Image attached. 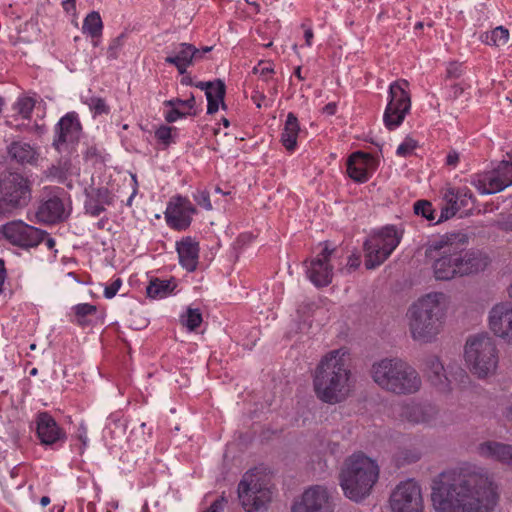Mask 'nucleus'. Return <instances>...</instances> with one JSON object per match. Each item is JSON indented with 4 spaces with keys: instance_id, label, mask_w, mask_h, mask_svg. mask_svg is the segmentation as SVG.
<instances>
[{
    "instance_id": "obj_1",
    "label": "nucleus",
    "mask_w": 512,
    "mask_h": 512,
    "mask_svg": "<svg viewBox=\"0 0 512 512\" xmlns=\"http://www.w3.org/2000/svg\"><path fill=\"white\" fill-rule=\"evenodd\" d=\"M499 488L488 472L463 463L438 474L431 483V502L436 512H494Z\"/></svg>"
},
{
    "instance_id": "obj_2",
    "label": "nucleus",
    "mask_w": 512,
    "mask_h": 512,
    "mask_svg": "<svg viewBox=\"0 0 512 512\" xmlns=\"http://www.w3.org/2000/svg\"><path fill=\"white\" fill-rule=\"evenodd\" d=\"M467 245L468 236L464 233L446 235L434 243L437 257L433 271L437 280H451L484 270L488 265L487 256L480 250H467Z\"/></svg>"
},
{
    "instance_id": "obj_3",
    "label": "nucleus",
    "mask_w": 512,
    "mask_h": 512,
    "mask_svg": "<svg viewBox=\"0 0 512 512\" xmlns=\"http://www.w3.org/2000/svg\"><path fill=\"white\" fill-rule=\"evenodd\" d=\"M350 354L342 347L326 353L316 366L313 387L319 400L327 404L340 403L352 390Z\"/></svg>"
},
{
    "instance_id": "obj_4",
    "label": "nucleus",
    "mask_w": 512,
    "mask_h": 512,
    "mask_svg": "<svg viewBox=\"0 0 512 512\" xmlns=\"http://www.w3.org/2000/svg\"><path fill=\"white\" fill-rule=\"evenodd\" d=\"M448 296L431 292L420 297L407 311L409 331L413 340L431 343L441 332L448 309Z\"/></svg>"
},
{
    "instance_id": "obj_5",
    "label": "nucleus",
    "mask_w": 512,
    "mask_h": 512,
    "mask_svg": "<svg viewBox=\"0 0 512 512\" xmlns=\"http://www.w3.org/2000/svg\"><path fill=\"white\" fill-rule=\"evenodd\" d=\"M379 478L376 461L363 453L351 455L340 474V485L346 497L360 501L367 497Z\"/></svg>"
},
{
    "instance_id": "obj_6",
    "label": "nucleus",
    "mask_w": 512,
    "mask_h": 512,
    "mask_svg": "<svg viewBox=\"0 0 512 512\" xmlns=\"http://www.w3.org/2000/svg\"><path fill=\"white\" fill-rule=\"evenodd\" d=\"M272 475L264 467L248 470L238 485V495L246 512L267 509L274 495Z\"/></svg>"
},
{
    "instance_id": "obj_7",
    "label": "nucleus",
    "mask_w": 512,
    "mask_h": 512,
    "mask_svg": "<svg viewBox=\"0 0 512 512\" xmlns=\"http://www.w3.org/2000/svg\"><path fill=\"white\" fill-rule=\"evenodd\" d=\"M464 359L469 371L479 379L494 375L499 364V350L487 333L470 336L464 347Z\"/></svg>"
},
{
    "instance_id": "obj_8",
    "label": "nucleus",
    "mask_w": 512,
    "mask_h": 512,
    "mask_svg": "<svg viewBox=\"0 0 512 512\" xmlns=\"http://www.w3.org/2000/svg\"><path fill=\"white\" fill-rule=\"evenodd\" d=\"M402 237L403 229L386 225L367 239L364 243L366 268L380 266L398 247Z\"/></svg>"
},
{
    "instance_id": "obj_9",
    "label": "nucleus",
    "mask_w": 512,
    "mask_h": 512,
    "mask_svg": "<svg viewBox=\"0 0 512 512\" xmlns=\"http://www.w3.org/2000/svg\"><path fill=\"white\" fill-rule=\"evenodd\" d=\"M408 85L406 80H398L390 84L388 103L383 114V122L388 130L397 129L410 112L411 99L406 90Z\"/></svg>"
},
{
    "instance_id": "obj_10",
    "label": "nucleus",
    "mask_w": 512,
    "mask_h": 512,
    "mask_svg": "<svg viewBox=\"0 0 512 512\" xmlns=\"http://www.w3.org/2000/svg\"><path fill=\"white\" fill-rule=\"evenodd\" d=\"M392 512H424V500L419 483L414 479L401 481L389 499Z\"/></svg>"
},
{
    "instance_id": "obj_11",
    "label": "nucleus",
    "mask_w": 512,
    "mask_h": 512,
    "mask_svg": "<svg viewBox=\"0 0 512 512\" xmlns=\"http://www.w3.org/2000/svg\"><path fill=\"white\" fill-rule=\"evenodd\" d=\"M65 195L61 187H45L36 212L37 219L47 224L64 221L69 216Z\"/></svg>"
},
{
    "instance_id": "obj_12",
    "label": "nucleus",
    "mask_w": 512,
    "mask_h": 512,
    "mask_svg": "<svg viewBox=\"0 0 512 512\" xmlns=\"http://www.w3.org/2000/svg\"><path fill=\"white\" fill-rule=\"evenodd\" d=\"M45 231L22 220L9 221L0 226V235L11 245L22 249L38 246L45 237Z\"/></svg>"
},
{
    "instance_id": "obj_13",
    "label": "nucleus",
    "mask_w": 512,
    "mask_h": 512,
    "mask_svg": "<svg viewBox=\"0 0 512 512\" xmlns=\"http://www.w3.org/2000/svg\"><path fill=\"white\" fill-rule=\"evenodd\" d=\"M470 183L480 194H494L512 185V162L501 161L491 171L475 174Z\"/></svg>"
},
{
    "instance_id": "obj_14",
    "label": "nucleus",
    "mask_w": 512,
    "mask_h": 512,
    "mask_svg": "<svg viewBox=\"0 0 512 512\" xmlns=\"http://www.w3.org/2000/svg\"><path fill=\"white\" fill-rule=\"evenodd\" d=\"M334 504L328 489L322 485H312L304 490L291 507V512H333Z\"/></svg>"
},
{
    "instance_id": "obj_15",
    "label": "nucleus",
    "mask_w": 512,
    "mask_h": 512,
    "mask_svg": "<svg viewBox=\"0 0 512 512\" xmlns=\"http://www.w3.org/2000/svg\"><path fill=\"white\" fill-rule=\"evenodd\" d=\"M82 125L76 112H68L60 118L54 128L53 147L59 153L69 152L78 143Z\"/></svg>"
},
{
    "instance_id": "obj_16",
    "label": "nucleus",
    "mask_w": 512,
    "mask_h": 512,
    "mask_svg": "<svg viewBox=\"0 0 512 512\" xmlns=\"http://www.w3.org/2000/svg\"><path fill=\"white\" fill-rule=\"evenodd\" d=\"M196 213L197 209L188 197L175 195L167 203L164 217L171 229L184 231L189 228Z\"/></svg>"
},
{
    "instance_id": "obj_17",
    "label": "nucleus",
    "mask_w": 512,
    "mask_h": 512,
    "mask_svg": "<svg viewBox=\"0 0 512 512\" xmlns=\"http://www.w3.org/2000/svg\"><path fill=\"white\" fill-rule=\"evenodd\" d=\"M0 193L18 209L25 207L31 199L29 181L19 173H9L0 180Z\"/></svg>"
},
{
    "instance_id": "obj_18",
    "label": "nucleus",
    "mask_w": 512,
    "mask_h": 512,
    "mask_svg": "<svg viewBox=\"0 0 512 512\" xmlns=\"http://www.w3.org/2000/svg\"><path fill=\"white\" fill-rule=\"evenodd\" d=\"M379 166V159L364 151L351 153L346 162L348 176L356 183L363 184L370 180Z\"/></svg>"
},
{
    "instance_id": "obj_19",
    "label": "nucleus",
    "mask_w": 512,
    "mask_h": 512,
    "mask_svg": "<svg viewBox=\"0 0 512 512\" xmlns=\"http://www.w3.org/2000/svg\"><path fill=\"white\" fill-rule=\"evenodd\" d=\"M445 205L441 208L437 223H442L452 218L459 210H470L475 197L468 187H449L443 194Z\"/></svg>"
},
{
    "instance_id": "obj_20",
    "label": "nucleus",
    "mask_w": 512,
    "mask_h": 512,
    "mask_svg": "<svg viewBox=\"0 0 512 512\" xmlns=\"http://www.w3.org/2000/svg\"><path fill=\"white\" fill-rule=\"evenodd\" d=\"M400 417L411 424L433 427L439 423V409L428 402L411 401L402 405Z\"/></svg>"
},
{
    "instance_id": "obj_21",
    "label": "nucleus",
    "mask_w": 512,
    "mask_h": 512,
    "mask_svg": "<svg viewBox=\"0 0 512 512\" xmlns=\"http://www.w3.org/2000/svg\"><path fill=\"white\" fill-rule=\"evenodd\" d=\"M395 379L390 389V393L396 395H411L420 391L422 379L419 372L404 360L398 363L395 371Z\"/></svg>"
},
{
    "instance_id": "obj_22",
    "label": "nucleus",
    "mask_w": 512,
    "mask_h": 512,
    "mask_svg": "<svg viewBox=\"0 0 512 512\" xmlns=\"http://www.w3.org/2000/svg\"><path fill=\"white\" fill-rule=\"evenodd\" d=\"M36 435L44 446L63 444L67 435L65 430L59 426L56 420L48 412H40L35 419Z\"/></svg>"
},
{
    "instance_id": "obj_23",
    "label": "nucleus",
    "mask_w": 512,
    "mask_h": 512,
    "mask_svg": "<svg viewBox=\"0 0 512 512\" xmlns=\"http://www.w3.org/2000/svg\"><path fill=\"white\" fill-rule=\"evenodd\" d=\"M489 328L504 342L512 343V304L499 303L491 309Z\"/></svg>"
},
{
    "instance_id": "obj_24",
    "label": "nucleus",
    "mask_w": 512,
    "mask_h": 512,
    "mask_svg": "<svg viewBox=\"0 0 512 512\" xmlns=\"http://www.w3.org/2000/svg\"><path fill=\"white\" fill-rule=\"evenodd\" d=\"M332 250L324 247L319 254L310 260L306 273L309 280L317 287L327 286L333 277V267L330 264Z\"/></svg>"
},
{
    "instance_id": "obj_25",
    "label": "nucleus",
    "mask_w": 512,
    "mask_h": 512,
    "mask_svg": "<svg viewBox=\"0 0 512 512\" xmlns=\"http://www.w3.org/2000/svg\"><path fill=\"white\" fill-rule=\"evenodd\" d=\"M175 249L179 265L188 273L196 271L199 264V242L191 236H185L176 241Z\"/></svg>"
},
{
    "instance_id": "obj_26",
    "label": "nucleus",
    "mask_w": 512,
    "mask_h": 512,
    "mask_svg": "<svg viewBox=\"0 0 512 512\" xmlns=\"http://www.w3.org/2000/svg\"><path fill=\"white\" fill-rule=\"evenodd\" d=\"M399 358H384L371 367V377L373 381L383 390L389 392L395 379Z\"/></svg>"
},
{
    "instance_id": "obj_27",
    "label": "nucleus",
    "mask_w": 512,
    "mask_h": 512,
    "mask_svg": "<svg viewBox=\"0 0 512 512\" xmlns=\"http://www.w3.org/2000/svg\"><path fill=\"white\" fill-rule=\"evenodd\" d=\"M212 48V46H205L202 49H197L192 44L179 43L174 47L172 54L167 56L166 62L168 64H191L192 61H206L208 58L205 55Z\"/></svg>"
},
{
    "instance_id": "obj_28",
    "label": "nucleus",
    "mask_w": 512,
    "mask_h": 512,
    "mask_svg": "<svg viewBox=\"0 0 512 512\" xmlns=\"http://www.w3.org/2000/svg\"><path fill=\"white\" fill-rule=\"evenodd\" d=\"M424 365V373L431 385L440 392H449L451 390L450 380L440 359L437 356H429Z\"/></svg>"
},
{
    "instance_id": "obj_29",
    "label": "nucleus",
    "mask_w": 512,
    "mask_h": 512,
    "mask_svg": "<svg viewBox=\"0 0 512 512\" xmlns=\"http://www.w3.org/2000/svg\"><path fill=\"white\" fill-rule=\"evenodd\" d=\"M477 451L483 458L491 459L512 467V445L510 444L497 441H485L479 444Z\"/></svg>"
},
{
    "instance_id": "obj_30",
    "label": "nucleus",
    "mask_w": 512,
    "mask_h": 512,
    "mask_svg": "<svg viewBox=\"0 0 512 512\" xmlns=\"http://www.w3.org/2000/svg\"><path fill=\"white\" fill-rule=\"evenodd\" d=\"M197 86L205 90L208 114L216 113L220 105L222 106L223 109L226 108V105L224 103V97L226 92L224 82H222L221 80H217L216 82H201L200 85Z\"/></svg>"
},
{
    "instance_id": "obj_31",
    "label": "nucleus",
    "mask_w": 512,
    "mask_h": 512,
    "mask_svg": "<svg viewBox=\"0 0 512 512\" xmlns=\"http://www.w3.org/2000/svg\"><path fill=\"white\" fill-rule=\"evenodd\" d=\"M98 309L90 303H79L71 307L67 314L68 321L81 328L88 327L97 318Z\"/></svg>"
},
{
    "instance_id": "obj_32",
    "label": "nucleus",
    "mask_w": 512,
    "mask_h": 512,
    "mask_svg": "<svg viewBox=\"0 0 512 512\" xmlns=\"http://www.w3.org/2000/svg\"><path fill=\"white\" fill-rule=\"evenodd\" d=\"M300 124L296 115L289 112L284 127L281 132L280 142L284 148L289 152L293 153L298 147V136L300 134Z\"/></svg>"
},
{
    "instance_id": "obj_33",
    "label": "nucleus",
    "mask_w": 512,
    "mask_h": 512,
    "mask_svg": "<svg viewBox=\"0 0 512 512\" xmlns=\"http://www.w3.org/2000/svg\"><path fill=\"white\" fill-rule=\"evenodd\" d=\"M177 288V281L174 278L160 279L153 278L146 288L148 297L153 299H162L173 294Z\"/></svg>"
},
{
    "instance_id": "obj_34",
    "label": "nucleus",
    "mask_w": 512,
    "mask_h": 512,
    "mask_svg": "<svg viewBox=\"0 0 512 512\" xmlns=\"http://www.w3.org/2000/svg\"><path fill=\"white\" fill-rule=\"evenodd\" d=\"M8 153L12 159L21 164L31 163L35 160L36 154L30 144L21 141L13 142L8 148Z\"/></svg>"
},
{
    "instance_id": "obj_35",
    "label": "nucleus",
    "mask_w": 512,
    "mask_h": 512,
    "mask_svg": "<svg viewBox=\"0 0 512 512\" xmlns=\"http://www.w3.org/2000/svg\"><path fill=\"white\" fill-rule=\"evenodd\" d=\"M103 22L98 12H90L84 19L82 31L84 34L97 38L102 35Z\"/></svg>"
},
{
    "instance_id": "obj_36",
    "label": "nucleus",
    "mask_w": 512,
    "mask_h": 512,
    "mask_svg": "<svg viewBox=\"0 0 512 512\" xmlns=\"http://www.w3.org/2000/svg\"><path fill=\"white\" fill-rule=\"evenodd\" d=\"M482 41L491 46L500 47L505 45L509 40V31L503 26H498L490 32L482 35Z\"/></svg>"
},
{
    "instance_id": "obj_37",
    "label": "nucleus",
    "mask_w": 512,
    "mask_h": 512,
    "mask_svg": "<svg viewBox=\"0 0 512 512\" xmlns=\"http://www.w3.org/2000/svg\"><path fill=\"white\" fill-rule=\"evenodd\" d=\"M421 457V451L414 446L400 447L394 455L398 465L410 464L418 461Z\"/></svg>"
},
{
    "instance_id": "obj_38",
    "label": "nucleus",
    "mask_w": 512,
    "mask_h": 512,
    "mask_svg": "<svg viewBox=\"0 0 512 512\" xmlns=\"http://www.w3.org/2000/svg\"><path fill=\"white\" fill-rule=\"evenodd\" d=\"M414 213L418 216H421L425 218L426 220L430 222L437 223L436 215H435V209L433 208V205L428 200H417L413 205Z\"/></svg>"
},
{
    "instance_id": "obj_39",
    "label": "nucleus",
    "mask_w": 512,
    "mask_h": 512,
    "mask_svg": "<svg viewBox=\"0 0 512 512\" xmlns=\"http://www.w3.org/2000/svg\"><path fill=\"white\" fill-rule=\"evenodd\" d=\"M85 104H87L90 108V110L93 112L94 116L97 115H107L110 113V108L106 104L105 99L101 97H95L92 96L86 101H84Z\"/></svg>"
},
{
    "instance_id": "obj_40",
    "label": "nucleus",
    "mask_w": 512,
    "mask_h": 512,
    "mask_svg": "<svg viewBox=\"0 0 512 512\" xmlns=\"http://www.w3.org/2000/svg\"><path fill=\"white\" fill-rule=\"evenodd\" d=\"M192 197L196 204L206 211L213 209L212 202L210 199V193L206 189L197 188L193 193Z\"/></svg>"
},
{
    "instance_id": "obj_41",
    "label": "nucleus",
    "mask_w": 512,
    "mask_h": 512,
    "mask_svg": "<svg viewBox=\"0 0 512 512\" xmlns=\"http://www.w3.org/2000/svg\"><path fill=\"white\" fill-rule=\"evenodd\" d=\"M35 102L30 97H22L19 98L16 103V110L24 119H29L31 117L32 111L34 109Z\"/></svg>"
},
{
    "instance_id": "obj_42",
    "label": "nucleus",
    "mask_w": 512,
    "mask_h": 512,
    "mask_svg": "<svg viewBox=\"0 0 512 512\" xmlns=\"http://www.w3.org/2000/svg\"><path fill=\"white\" fill-rule=\"evenodd\" d=\"M164 106H173L183 111L190 112L195 107V98L191 95L188 99L172 98L163 102Z\"/></svg>"
},
{
    "instance_id": "obj_43",
    "label": "nucleus",
    "mask_w": 512,
    "mask_h": 512,
    "mask_svg": "<svg viewBox=\"0 0 512 512\" xmlns=\"http://www.w3.org/2000/svg\"><path fill=\"white\" fill-rule=\"evenodd\" d=\"M201 323L202 314L199 311V309L188 308L184 319V324L186 325V327L189 330L194 331L201 325Z\"/></svg>"
},
{
    "instance_id": "obj_44",
    "label": "nucleus",
    "mask_w": 512,
    "mask_h": 512,
    "mask_svg": "<svg viewBox=\"0 0 512 512\" xmlns=\"http://www.w3.org/2000/svg\"><path fill=\"white\" fill-rule=\"evenodd\" d=\"M418 147V142L411 137H406L397 147L396 155L399 157H408L413 154Z\"/></svg>"
},
{
    "instance_id": "obj_45",
    "label": "nucleus",
    "mask_w": 512,
    "mask_h": 512,
    "mask_svg": "<svg viewBox=\"0 0 512 512\" xmlns=\"http://www.w3.org/2000/svg\"><path fill=\"white\" fill-rule=\"evenodd\" d=\"M75 438L80 441L79 453L83 454L89 444L88 428L87 425L81 422L75 431Z\"/></svg>"
},
{
    "instance_id": "obj_46",
    "label": "nucleus",
    "mask_w": 512,
    "mask_h": 512,
    "mask_svg": "<svg viewBox=\"0 0 512 512\" xmlns=\"http://www.w3.org/2000/svg\"><path fill=\"white\" fill-rule=\"evenodd\" d=\"M125 35L120 34L118 37L114 38L107 49V57L109 60H115L118 57L119 51L122 49L124 45Z\"/></svg>"
},
{
    "instance_id": "obj_47",
    "label": "nucleus",
    "mask_w": 512,
    "mask_h": 512,
    "mask_svg": "<svg viewBox=\"0 0 512 512\" xmlns=\"http://www.w3.org/2000/svg\"><path fill=\"white\" fill-rule=\"evenodd\" d=\"M168 108L164 113V118L168 123H174L177 120L181 118H185L186 116L190 115V112L180 110L178 108H175L173 106H165Z\"/></svg>"
},
{
    "instance_id": "obj_48",
    "label": "nucleus",
    "mask_w": 512,
    "mask_h": 512,
    "mask_svg": "<svg viewBox=\"0 0 512 512\" xmlns=\"http://www.w3.org/2000/svg\"><path fill=\"white\" fill-rule=\"evenodd\" d=\"M174 129V127L161 126L156 130L155 137L159 142L168 146L171 143L172 131Z\"/></svg>"
},
{
    "instance_id": "obj_49",
    "label": "nucleus",
    "mask_w": 512,
    "mask_h": 512,
    "mask_svg": "<svg viewBox=\"0 0 512 512\" xmlns=\"http://www.w3.org/2000/svg\"><path fill=\"white\" fill-rule=\"evenodd\" d=\"M18 208L4 196H0V218L12 216Z\"/></svg>"
},
{
    "instance_id": "obj_50",
    "label": "nucleus",
    "mask_w": 512,
    "mask_h": 512,
    "mask_svg": "<svg viewBox=\"0 0 512 512\" xmlns=\"http://www.w3.org/2000/svg\"><path fill=\"white\" fill-rule=\"evenodd\" d=\"M104 203H101L97 200H94L93 197H91L85 204V208L87 212H89L92 216L97 217L99 216L104 210H105Z\"/></svg>"
},
{
    "instance_id": "obj_51",
    "label": "nucleus",
    "mask_w": 512,
    "mask_h": 512,
    "mask_svg": "<svg viewBox=\"0 0 512 512\" xmlns=\"http://www.w3.org/2000/svg\"><path fill=\"white\" fill-rule=\"evenodd\" d=\"M122 286V280L120 278L115 279L111 284L105 287L104 297L106 299H112Z\"/></svg>"
},
{
    "instance_id": "obj_52",
    "label": "nucleus",
    "mask_w": 512,
    "mask_h": 512,
    "mask_svg": "<svg viewBox=\"0 0 512 512\" xmlns=\"http://www.w3.org/2000/svg\"><path fill=\"white\" fill-rule=\"evenodd\" d=\"M94 200H97L101 203H104L106 205L111 204V196L106 188H98L95 192V197H93Z\"/></svg>"
},
{
    "instance_id": "obj_53",
    "label": "nucleus",
    "mask_w": 512,
    "mask_h": 512,
    "mask_svg": "<svg viewBox=\"0 0 512 512\" xmlns=\"http://www.w3.org/2000/svg\"><path fill=\"white\" fill-rule=\"evenodd\" d=\"M301 29L303 30V36L305 40V44L310 47L312 45V41L314 38V32L310 23L304 22L301 24Z\"/></svg>"
},
{
    "instance_id": "obj_54",
    "label": "nucleus",
    "mask_w": 512,
    "mask_h": 512,
    "mask_svg": "<svg viewBox=\"0 0 512 512\" xmlns=\"http://www.w3.org/2000/svg\"><path fill=\"white\" fill-rule=\"evenodd\" d=\"M226 503L227 501L224 497L218 498L204 512H223Z\"/></svg>"
},
{
    "instance_id": "obj_55",
    "label": "nucleus",
    "mask_w": 512,
    "mask_h": 512,
    "mask_svg": "<svg viewBox=\"0 0 512 512\" xmlns=\"http://www.w3.org/2000/svg\"><path fill=\"white\" fill-rule=\"evenodd\" d=\"M186 67L187 66H177L178 72L181 75L180 83L182 85H191L192 79L189 75L186 74Z\"/></svg>"
},
{
    "instance_id": "obj_56",
    "label": "nucleus",
    "mask_w": 512,
    "mask_h": 512,
    "mask_svg": "<svg viewBox=\"0 0 512 512\" xmlns=\"http://www.w3.org/2000/svg\"><path fill=\"white\" fill-rule=\"evenodd\" d=\"M459 163V154L456 151H450L446 156V164L448 166L456 167Z\"/></svg>"
},
{
    "instance_id": "obj_57",
    "label": "nucleus",
    "mask_w": 512,
    "mask_h": 512,
    "mask_svg": "<svg viewBox=\"0 0 512 512\" xmlns=\"http://www.w3.org/2000/svg\"><path fill=\"white\" fill-rule=\"evenodd\" d=\"M75 0H63L62 7L67 14H74L76 11Z\"/></svg>"
},
{
    "instance_id": "obj_58",
    "label": "nucleus",
    "mask_w": 512,
    "mask_h": 512,
    "mask_svg": "<svg viewBox=\"0 0 512 512\" xmlns=\"http://www.w3.org/2000/svg\"><path fill=\"white\" fill-rule=\"evenodd\" d=\"M337 112V104L335 102H329L323 107V113L328 116H333Z\"/></svg>"
},
{
    "instance_id": "obj_59",
    "label": "nucleus",
    "mask_w": 512,
    "mask_h": 512,
    "mask_svg": "<svg viewBox=\"0 0 512 512\" xmlns=\"http://www.w3.org/2000/svg\"><path fill=\"white\" fill-rule=\"evenodd\" d=\"M275 71L273 69V67L271 66H265V67H262L261 68V71H260V76L264 79V80H268L272 74H274Z\"/></svg>"
},
{
    "instance_id": "obj_60",
    "label": "nucleus",
    "mask_w": 512,
    "mask_h": 512,
    "mask_svg": "<svg viewBox=\"0 0 512 512\" xmlns=\"http://www.w3.org/2000/svg\"><path fill=\"white\" fill-rule=\"evenodd\" d=\"M347 265H348L349 269L354 270V269L358 268L360 265V258L355 255L350 256L348 259Z\"/></svg>"
},
{
    "instance_id": "obj_61",
    "label": "nucleus",
    "mask_w": 512,
    "mask_h": 512,
    "mask_svg": "<svg viewBox=\"0 0 512 512\" xmlns=\"http://www.w3.org/2000/svg\"><path fill=\"white\" fill-rule=\"evenodd\" d=\"M447 74L449 77H458L460 72H458V66H452V69L447 70Z\"/></svg>"
},
{
    "instance_id": "obj_62",
    "label": "nucleus",
    "mask_w": 512,
    "mask_h": 512,
    "mask_svg": "<svg viewBox=\"0 0 512 512\" xmlns=\"http://www.w3.org/2000/svg\"><path fill=\"white\" fill-rule=\"evenodd\" d=\"M96 155V148L95 147H89L86 151L85 158L89 159L92 156Z\"/></svg>"
},
{
    "instance_id": "obj_63",
    "label": "nucleus",
    "mask_w": 512,
    "mask_h": 512,
    "mask_svg": "<svg viewBox=\"0 0 512 512\" xmlns=\"http://www.w3.org/2000/svg\"><path fill=\"white\" fill-rule=\"evenodd\" d=\"M51 502L50 498L48 496H43L41 499H40V505L42 507H46L47 505H49Z\"/></svg>"
},
{
    "instance_id": "obj_64",
    "label": "nucleus",
    "mask_w": 512,
    "mask_h": 512,
    "mask_svg": "<svg viewBox=\"0 0 512 512\" xmlns=\"http://www.w3.org/2000/svg\"><path fill=\"white\" fill-rule=\"evenodd\" d=\"M506 418L508 421L512 422V406L506 411Z\"/></svg>"
}]
</instances>
